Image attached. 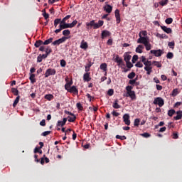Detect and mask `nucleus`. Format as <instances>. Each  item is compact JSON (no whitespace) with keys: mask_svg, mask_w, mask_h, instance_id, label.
<instances>
[{"mask_svg":"<svg viewBox=\"0 0 182 182\" xmlns=\"http://www.w3.org/2000/svg\"><path fill=\"white\" fill-rule=\"evenodd\" d=\"M139 38L137 40V43H143V45H146V43L150 42V39H149V37H142L141 33H139Z\"/></svg>","mask_w":182,"mask_h":182,"instance_id":"nucleus-1","label":"nucleus"},{"mask_svg":"<svg viewBox=\"0 0 182 182\" xmlns=\"http://www.w3.org/2000/svg\"><path fill=\"white\" fill-rule=\"evenodd\" d=\"M153 103L154 105H158L159 107H163L164 106V100L161 97H158L154 99Z\"/></svg>","mask_w":182,"mask_h":182,"instance_id":"nucleus-2","label":"nucleus"},{"mask_svg":"<svg viewBox=\"0 0 182 182\" xmlns=\"http://www.w3.org/2000/svg\"><path fill=\"white\" fill-rule=\"evenodd\" d=\"M56 75V70L55 69L48 68L45 73V77H49V76H53Z\"/></svg>","mask_w":182,"mask_h":182,"instance_id":"nucleus-3","label":"nucleus"},{"mask_svg":"<svg viewBox=\"0 0 182 182\" xmlns=\"http://www.w3.org/2000/svg\"><path fill=\"white\" fill-rule=\"evenodd\" d=\"M125 97H130L132 100H134L136 99V92L134 91H129L127 92V94H124Z\"/></svg>","mask_w":182,"mask_h":182,"instance_id":"nucleus-4","label":"nucleus"},{"mask_svg":"<svg viewBox=\"0 0 182 182\" xmlns=\"http://www.w3.org/2000/svg\"><path fill=\"white\" fill-rule=\"evenodd\" d=\"M66 39H68V37H62L60 39H58L56 41H55L54 42L52 43V45H53L54 46H55V45H60V43H63V42H65L66 41Z\"/></svg>","mask_w":182,"mask_h":182,"instance_id":"nucleus-5","label":"nucleus"},{"mask_svg":"<svg viewBox=\"0 0 182 182\" xmlns=\"http://www.w3.org/2000/svg\"><path fill=\"white\" fill-rule=\"evenodd\" d=\"M150 53L152 54V55H154V56H156L157 58L161 56V55H163L164 52L163 50H151L150 51Z\"/></svg>","mask_w":182,"mask_h":182,"instance_id":"nucleus-6","label":"nucleus"},{"mask_svg":"<svg viewBox=\"0 0 182 182\" xmlns=\"http://www.w3.org/2000/svg\"><path fill=\"white\" fill-rule=\"evenodd\" d=\"M123 120L127 126H130V115L129 114H124L123 115Z\"/></svg>","mask_w":182,"mask_h":182,"instance_id":"nucleus-7","label":"nucleus"},{"mask_svg":"<svg viewBox=\"0 0 182 182\" xmlns=\"http://www.w3.org/2000/svg\"><path fill=\"white\" fill-rule=\"evenodd\" d=\"M86 26H87V29H90V28H92V26H93L94 29H97L96 28V23L95 22L94 20L90 21L89 23H86Z\"/></svg>","mask_w":182,"mask_h":182,"instance_id":"nucleus-8","label":"nucleus"},{"mask_svg":"<svg viewBox=\"0 0 182 182\" xmlns=\"http://www.w3.org/2000/svg\"><path fill=\"white\" fill-rule=\"evenodd\" d=\"M91 79L92 78L90 77V73H86L84 74L83 80L85 82H90Z\"/></svg>","mask_w":182,"mask_h":182,"instance_id":"nucleus-9","label":"nucleus"},{"mask_svg":"<svg viewBox=\"0 0 182 182\" xmlns=\"http://www.w3.org/2000/svg\"><path fill=\"white\" fill-rule=\"evenodd\" d=\"M114 14L117 19V23H120V11L119 9L115 10Z\"/></svg>","mask_w":182,"mask_h":182,"instance_id":"nucleus-10","label":"nucleus"},{"mask_svg":"<svg viewBox=\"0 0 182 182\" xmlns=\"http://www.w3.org/2000/svg\"><path fill=\"white\" fill-rule=\"evenodd\" d=\"M111 33H109V31H103L102 32L101 36L102 39H105V38H107V36H110Z\"/></svg>","mask_w":182,"mask_h":182,"instance_id":"nucleus-11","label":"nucleus"},{"mask_svg":"<svg viewBox=\"0 0 182 182\" xmlns=\"http://www.w3.org/2000/svg\"><path fill=\"white\" fill-rule=\"evenodd\" d=\"M162 31H164V32H166V33H171L172 30L170 28H168L166 26H161Z\"/></svg>","mask_w":182,"mask_h":182,"instance_id":"nucleus-12","label":"nucleus"},{"mask_svg":"<svg viewBox=\"0 0 182 182\" xmlns=\"http://www.w3.org/2000/svg\"><path fill=\"white\" fill-rule=\"evenodd\" d=\"M80 48H81V49H84V50L87 49V48H88L87 42H85V40H82Z\"/></svg>","mask_w":182,"mask_h":182,"instance_id":"nucleus-13","label":"nucleus"},{"mask_svg":"<svg viewBox=\"0 0 182 182\" xmlns=\"http://www.w3.org/2000/svg\"><path fill=\"white\" fill-rule=\"evenodd\" d=\"M130 59H132V55L128 53H125L124 55V60L125 62H130Z\"/></svg>","mask_w":182,"mask_h":182,"instance_id":"nucleus-14","label":"nucleus"},{"mask_svg":"<svg viewBox=\"0 0 182 182\" xmlns=\"http://www.w3.org/2000/svg\"><path fill=\"white\" fill-rule=\"evenodd\" d=\"M104 9L106 12H107V14H111L112 13V10L113 9V8L112 7V6L107 4L105 7Z\"/></svg>","mask_w":182,"mask_h":182,"instance_id":"nucleus-15","label":"nucleus"},{"mask_svg":"<svg viewBox=\"0 0 182 182\" xmlns=\"http://www.w3.org/2000/svg\"><path fill=\"white\" fill-rule=\"evenodd\" d=\"M177 116L174 117V119L175 120H181V117H182V111L179 110L176 112Z\"/></svg>","mask_w":182,"mask_h":182,"instance_id":"nucleus-16","label":"nucleus"},{"mask_svg":"<svg viewBox=\"0 0 182 182\" xmlns=\"http://www.w3.org/2000/svg\"><path fill=\"white\" fill-rule=\"evenodd\" d=\"M60 27H61V29H68V28H70V23H60Z\"/></svg>","mask_w":182,"mask_h":182,"instance_id":"nucleus-17","label":"nucleus"},{"mask_svg":"<svg viewBox=\"0 0 182 182\" xmlns=\"http://www.w3.org/2000/svg\"><path fill=\"white\" fill-rule=\"evenodd\" d=\"M68 92L70 93H77V88H76V86L73 85L70 87V90H68Z\"/></svg>","mask_w":182,"mask_h":182,"instance_id":"nucleus-18","label":"nucleus"},{"mask_svg":"<svg viewBox=\"0 0 182 182\" xmlns=\"http://www.w3.org/2000/svg\"><path fill=\"white\" fill-rule=\"evenodd\" d=\"M119 100H115L114 102L112 105V107H114V109H120V105H119Z\"/></svg>","mask_w":182,"mask_h":182,"instance_id":"nucleus-19","label":"nucleus"},{"mask_svg":"<svg viewBox=\"0 0 182 182\" xmlns=\"http://www.w3.org/2000/svg\"><path fill=\"white\" fill-rule=\"evenodd\" d=\"M153 69V67H144V70L146 71V75H151V72H153L151 70Z\"/></svg>","mask_w":182,"mask_h":182,"instance_id":"nucleus-20","label":"nucleus"},{"mask_svg":"<svg viewBox=\"0 0 182 182\" xmlns=\"http://www.w3.org/2000/svg\"><path fill=\"white\" fill-rule=\"evenodd\" d=\"M114 60L118 65H122V63H123V60L122 58H119V55H116Z\"/></svg>","mask_w":182,"mask_h":182,"instance_id":"nucleus-21","label":"nucleus"},{"mask_svg":"<svg viewBox=\"0 0 182 182\" xmlns=\"http://www.w3.org/2000/svg\"><path fill=\"white\" fill-rule=\"evenodd\" d=\"M41 45H43V41H42V40L36 41L34 44L36 48H39V46H41Z\"/></svg>","mask_w":182,"mask_h":182,"instance_id":"nucleus-22","label":"nucleus"},{"mask_svg":"<svg viewBox=\"0 0 182 182\" xmlns=\"http://www.w3.org/2000/svg\"><path fill=\"white\" fill-rule=\"evenodd\" d=\"M68 117V122H70V123H73V122H75V120H76V116L75 115H71Z\"/></svg>","mask_w":182,"mask_h":182,"instance_id":"nucleus-23","label":"nucleus"},{"mask_svg":"<svg viewBox=\"0 0 182 182\" xmlns=\"http://www.w3.org/2000/svg\"><path fill=\"white\" fill-rule=\"evenodd\" d=\"M100 68L102 70H103V72H106V70H107V64L102 63L100 65Z\"/></svg>","mask_w":182,"mask_h":182,"instance_id":"nucleus-24","label":"nucleus"},{"mask_svg":"<svg viewBox=\"0 0 182 182\" xmlns=\"http://www.w3.org/2000/svg\"><path fill=\"white\" fill-rule=\"evenodd\" d=\"M103 23H104L103 21L100 20L98 23H96L95 28L97 29H99V28H100L101 26H103Z\"/></svg>","mask_w":182,"mask_h":182,"instance_id":"nucleus-25","label":"nucleus"},{"mask_svg":"<svg viewBox=\"0 0 182 182\" xmlns=\"http://www.w3.org/2000/svg\"><path fill=\"white\" fill-rule=\"evenodd\" d=\"M144 65H145V67H151V65H153V62L146 60V62L144 63Z\"/></svg>","mask_w":182,"mask_h":182,"instance_id":"nucleus-26","label":"nucleus"},{"mask_svg":"<svg viewBox=\"0 0 182 182\" xmlns=\"http://www.w3.org/2000/svg\"><path fill=\"white\" fill-rule=\"evenodd\" d=\"M52 41H53V38H50L49 39L43 42V45H49V43H52Z\"/></svg>","mask_w":182,"mask_h":182,"instance_id":"nucleus-27","label":"nucleus"},{"mask_svg":"<svg viewBox=\"0 0 182 182\" xmlns=\"http://www.w3.org/2000/svg\"><path fill=\"white\" fill-rule=\"evenodd\" d=\"M29 79L31 83H35V82H36V80L35 79V74H31Z\"/></svg>","mask_w":182,"mask_h":182,"instance_id":"nucleus-28","label":"nucleus"},{"mask_svg":"<svg viewBox=\"0 0 182 182\" xmlns=\"http://www.w3.org/2000/svg\"><path fill=\"white\" fill-rule=\"evenodd\" d=\"M139 124H140V119L139 118L135 119L134 122V126H135L136 127H138Z\"/></svg>","mask_w":182,"mask_h":182,"instance_id":"nucleus-29","label":"nucleus"},{"mask_svg":"<svg viewBox=\"0 0 182 182\" xmlns=\"http://www.w3.org/2000/svg\"><path fill=\"white\" fill-rule=\"evenodd\" d=\"M61 22V19L60 18H56L54 21V26L55 28H56L58 26V25H59V23L60 24Z\"/></svg>","mask_w":182,"mask_h":182,"instance_id":"nucleus-30","label":"nucleus"},{"mask_svg":"<svg viewBox=\"0 0 182 182\" xmlns=\"http://www.w3.org/2000/svg\"><path fill=\"white\" fill-rule=\"evenodd\" d=\"M19 99H20V97L18 95V96L16 97V100H14V102L13 103V107H16V105H18V103H19Z\"/></svg>","mask_w":182,"mask_h":182,"instance_id":"nucleus-31","label":"nucleus"},{"mask_svg":"<svg viewBox=\"0 0 182 182\" xmlns=\"http://www.w3.org/2000/svg\"><path fill=\"white\" fill-rule=\"evenodd\" d=\"M144 46L146 50H150V49H151V44H150V41L144 44Z\"/></svg>","mask_w":182,"mask_h":182,"instance_id":"nucleus-32","label":"nucleus"},{"mask_svg":"<svg viewBox=\"0 0 182 182\" xmlns=\"http://www.w3.org/2000/svg\"><path fill=\"white\" fill-rule=\"evenodd\" d=\"M174 113H176V110H174V109H169V110L168 111V115L170 117H173V114H174Z\"/></svg>","mask_w":182,"mask_h":182,"instance_id":"nucleus-33","label":"nucleus"},{"mask_svg":"<svg viewBox=\"0 0 182 182\" xmlns=\"http://www.w3.org/2000/svg\"><path fill=\"white\" fill-rule=\"evenodd\" d=\"M166 23H167V25H170L171 23H173V18H168L165 20Z\"/></svg>","mask_w":182,"mask_h":182,"instance_id":"nucleus-34","label":"nucleus"},{"mask_svg":"<svg viewBox=\"0 0 182 182\" xmlns=\"http://www.w3.org/2000/svg\"><path fill=\"white\" fill-rule=\"evenodd\" d=\"M168 4V0H162L159 2V4L161 5V6H164L165 5H167Z\"/></svg>","mask_w":182,"mask_h":182,"instance_id":"nucleus-35","label":"nucleus"},{"mask_svg":"<svg viewBox=\"0 0 182 182\" xmlns=\"http://www.w3.org/2000/svg\"><path fill=\"white\" fill-rule=\"evenodd\" d=\"M152 63L154 65V66H156V68H161V63L159 61H153Z\"/></svg>","mask_w":182,"mask_h":182,"instance_id":"nucleus-36","label":"nucleus"},{"mask_svg":"<svg viewBox=\"0 0 182 182\" xmlns=\"http://www.w3.org/2000/svg\"><path fill=\"white\" fill-rule=\"evenodd\" d=\"M138 59H139V56L137 55H134L132 57V63H136V62H137Z\"/></svg>","mask_w":182,"mask_h":182,"instance_id":"nucleus-37","label":"nucleus"},{"mask_svg":"<svg viewBox=\"0 0 182 182\" xmlns=\"http://www.w3.org/2000/svg\"><path fill=\"white\" fill-rule=\"evenodd\" d=\"M45 99H46L47 100H52V99H53V96L50 94L46 95Z\"/></svg>","mask_w":182,"mask_h":182,"instance_id":"nucleus-38","label":"nucleus"},{"mask_svg":"<svg viewBox=\"0 0 182 182\" xmlns=\"http://www.w3.org/2000/svg\"><path fill=\"white\" fill-rule=\"evenodd\" d=\"M63 35H64V36H69V35H70V31H69V30H64L63 31Z\"/></svg>","mask_w":182,"mask_h":182,"instance_id":"nucleus-39","label":"nucleus"},{"mask_svg":"<svg viewBox=\"0 0 182 182\" xmlns=\"http://www.w3.org/2000/svg\"><path fill=\"white\" fill-rule=\"evenodd\" d=\"M136 76V73L134 72H132L127 76L128 79H133Z\"/></svg>","mask_w":182,"mask_h":182,"instance_id":"nucleus-40","label":"nucleus"},{"mask_svg":"<svg viewBox=\"0 0 182 182\" xmlns=\"http://www.w3.org/2000/svg\"><path fill=\"white\" fill-rule=\"evenodd\" d=\"M70 18V15L66 16L63 20H61V23H66V20L69 19Z\"/></svg>","mask_w":182,"mask_h":182,"instance_id":"nucleus-41","label":"nucleus"},{"mask_svg":"<svg viewBox=\"0 0 182 182\" xmlns=\"http://www.w3.org/2000/svg\"><path fill=\"white\" fill-rule=\"evenodd\" d=\"M173 56L174 55L171 52L168 53L166 55L167 59H173Z\"/></svg>","mask_w":182,"mask_h":182,"instance_id":"nucleus-42","label":"nucleus"},{"mask_svg":"<svg viewBox=\"0 0 182 182\" xmlns=\"http://www.w3.org/2000/svg\"><path fill=\"white\" fill-rule=\"evenodd\" d=\"M127 63V68H128V69H132V68H133V65L130 61H126Z\"/></svg>","mask_w":182,"mask_h":182,"instance_id":"nucleus-43","label":"nucleus"},{"mask_svg":"<svg viewBox=\"0 0 182 182\" xmlns=\"http://www.w3.org/2000/svg\"><path fill=\"white\" fill-rule=\"evenodd\" d=\"M174 41H171L168 43V46H169L171 49H174Z\"/></svg>","mask_w":182,"mask_h":182,"instance_id":"nucleus-44","label":"nucleus"},{"mask_svg":"<svg viewBox=\"0 0 182 182\" xmlns=\"http://www.w3.org/2000/svg\"><path fill=\"white\" fill-rule=\"evenodd\" d=\"M77 24V21L75 20L71 23H70V28H73L74 26H76Z\"/></svg>","mask_w":182,"mask_h":182,"instance_id":"nucleus-45","label":"nucleus"},{"mask_svg":"<svg viewBox=\"0 0 182 182\" xmlns=\"http://www.w3.org/2000/svg\"><path fill=\"white\" fill-rule=\"evenodd\" d=\"M91 66H92V63H90L87 65H85V72H89Z\"/></svg>","mask_w":182,"mask_h":182,"instance_id":"nucleus-46","label":"nucleus"},{"mask_svg":"<svg viewBox=\"0 0 182 182\" xmlns=\"http://www.w3.org/2000/svg\"><path fill=\"white\" fill-rule=\"evenodd\" d=\"M116 139H119L120 140H126L127 137L126 136L117 135Z\"/></svg>","mask_w":182,"mask_h":182,"instance_id":"nucleus-47","label":"nucleus"},{"mask_svg":"<svg viewBox=\"0 0 182 182\" xmlns=\"http://www.w3.org/2000/svg\"><path fill=\"white\" fill-rule=\"evenodd\" d=\"M60 63L61 68H65V66H66V61L65 60H61Z\"/></svg>","mask_w":182,"mask_h":182,"instance_id":"nucleus-48","label":"nucleus"},{"mask_svg":"<svg viewBox=\"0 0 182 182\" xmlns=\"http://www.w3.org/2000/svg\"><path fill=\"white\" fill-rule=\"evenodd\" d=\"M57 126L63 127V126H65V122H63V121H58Z\"/></svg>","mask_w":182,"mask_h":182,"instance_id":"nucleus-49","label":"nucleus"},{"mask_svg":"<svg viewBox=\"0 0 182 182\" xmlns=\"http://www.w3.org/2000/svg\"><path fill=\"white\" fill-rule=\"evenodd\" d=\"M113 93H114V91L113 90V89H109L107 92V95L109 96H113Z\"/></svg>","mask_w":182,"mask_h":182,"instance_id":"nucleus-50","label":"nucleus"},{"mask_svg":"<svg viewBox=\"0 0 182 182\" xmlns=\"http://www.w3.org/2000/svg\"><path fill=\"white\" fill-rule=\"evenodd\" d=\"M12 92H13V93H14V95L15 96H18V89L12 88Z\"/></svg>","mask_w":182,"mask_h":182,"instance_id":"nucleus-51","label":"nucleus"},{"mask_svg":"<svg viewBox=\"0 0 182 182\" xmlns=\"http://www.w3.org/2000/svg\"><path fill=\"white\" fill-rule=\"evenodd\" d=\"M50 132H51L50 131H46V132H43V133L41 134V136H46L50 134Z\"/></svg>","mask_w":182,"mask_h":182,"instance_id":"nucleus-52","label":"nucleus"},{"mask_svg":"<svg viewBox=\"0 0 182 182\" xmlns=\"http://www.w3.org/2000/svg\"><path fill=\"white\" fill-rule=\"evenodd\" d=\"M156 36H158V38H160L161 39H164V38H167V36L165 34H160V33H158Z\"/></svg>","mask_w":182,"mask_h":182,"instance_id":"nucleus-53","label":"nucleus"},{"mask_svg":"<svg viewBox=\"0 0 182 182\" xmlns=\"http://www.w3.org/2000/svg\"><path fill=\"white\" fill-rule=\"evenodd\" d=\"M132 89H133V87L128 85L126 87V90H127V93H128L129 92H132Z\"/></svg>","mask_w":182,"mask_h":182,"instance_id":"nucleus-54","label":"nucleus"},{"mask_svg":"<svg viewBox=\"0 0 182 182\" xmlns=\"http://www.w3.org/2000/svg\"><path fill=\"white\" fill-rule=\"evenodd\" d=\"M136 68H143V63L141 62H137V63L135 64Z\"/></svg>","mask_w":182,"mask_h":182,"instance_id":"nucleus-55","label":"nucleus"},{"mask_svg":"<svg viewBox=\"0 0 182 182\" xmlns=\"http://www.w3.org/2000/svg\"><path fill=\"white\" fill-rule=\"evenodd\" d=\"M43 58H42V55H39L38 56V58H37V62L38 63H41V62H42V60H43Z\"/></svg>","mask_w":182,"mask_h":182,"instance_id":"nucleus-56","label":"nucleus"},{"mask_svg":"<svg viewBox=\"0 0 182 182\" xmlns=\"http://www.w3.org/2000/svg\"><path fill=\"white\" fill-rule=\"evenodd\" d=\"M77 109H79L80 110H82V109H83V107L82 106V104H80V102H77Z\"/></svg>","mask_w":182,"mask_h":182,"instance_id":"nucleus-57","label":"nucleus"},{"mask_svg":"<svg viewBox=\"0 0 182 182\" xmlns=\"http://www.w3.org/2000/svg\"><path fill=\"white\" fill-rule=\"evenodd\" d=\"M139 33H141V35H142L144 37L147 36V31H141Z\"/></svg>","mask_w":182,"mask_h":182,"instance_id":"nucleus-58","label":"nucleus"},{"mask_svg":"<svg viewBox=\"0 0 182 182\" xmlns=\"http://www.w3.org/2000/svg\"><path fill=\"white\" fill-rule=\"evenodd\" d=\"M51 53H52V49H50V48L46 49V54L49 55Z\"/></svg>","mask_w":182,"mask_h":182,"instance_id":"nucleus-59","label":"nucleus"},{"mask_svg":"<svg viewBox=\"0 0 182 182\" xmlns=\"http://www.w3.org/2000/svg\"><path fill=\"white\" fill-rule=\"evenodd\" d=\"M40 126H46V122L45 119H43L40 122Z\"/></svg>","mask_w":182,"mask_h":182,"instance_id":"nucleus-60","label":"nucleus"},{"mask_svg":"<svg viewBox=\"0 0 182 182\" xmlns=\"http://www.w3.org/2000/svg\"><path fill=\"white\" fill-rule=\"evenodd\" d=\"M178 90L177 89H174L172 92V96H177Z\"/></svg>","mask_w":182,"mask_h":182,"instance_id":"nucleus-61","label":"nucleus"},{"mask_svg":"<svg viewBox=\"0 0 182 182\" xmlns=\"http://www.w3.org/2000/svg\"><path fill=\"white\" fill-rule=\"evenodd\" d=\"M143 137L147 138V137H150V134L146 132L142 134Z\"/></svg>","mask_w":182,"mask_h":182,"instance_id":"nucleus-62","label":"nucleus"},{"mask_svg":"<svg viewBox=\"0 0 182 182\" xmlns=\"http://www.w3.org/2000/svg\"><path fill=\"white\" fill-rule=\"evenodd\" d=\"M43 16L45 18V19H48L49 18V14H48L46 12H44L43 14Z\"/></svg>","mask_w":182,"mask_h":182,"instance_id":"nucleus-63","label":"nucleus"},{"mask_svg":"<svg viewBox=\"0 0 182 182\" xmlns=\"http://www.w3.org/2000/svg\"><path fill=\"white\" fill-rule=\"evenodd\" d=\"M181 105H182V102H176V104H175V107H178V106H181Z\"/></svg>","mask_w":182,"mask_h":182,"instance_id":"nucleus-64","label":"nucleus"}]
</instances>
